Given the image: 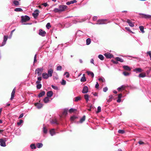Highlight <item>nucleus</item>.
I'll list each match as a JSON object with an SVG mask.
<instances>
[{
    "mask_svg": "<svg viewBox=\"0 0 151 151\" xmlns=\"http://www.w3.org/2000/svg\"><path fill=\"white\" fill-rule=\"evenodd\" d=\"M108 90V88L107 87H106L103 88V91L104 92H106Z\"/></svg>",
    "mask_w": 151,
    "mask_h": 151,
    "instance_id": "obj_56",
    "label": "nucleus"
},
{
    "mask_svg": "<svg viewBox=\"0 0 151 151\" xmlns=\"http://www.w3.org/2000/svg\"><path fill=\"white\" fill-rule=\"evenodd\" d=\"M122 97V94L121 93H120L118 95V98L119 99H121V98Z\"/></svg>",
    "mask_w": 151,
    "mask_h": 151,
    "instance_id": "obj_61",
    "label": "nucleus"
},
{
    "mask_svg": "<svg viewBox=\"0 0 151 151\" xmlns=\"http://www.w3.org/2000/svg\"><path fill=\"white\" fill-rule=\"evenodd\" d=\"M115 59L117 60V61H119L120 62H124V60L119 57H117L115 58Z\"/></svg>",
    "mask_w": 151,
    "mask_h": 151,
    "instance_id": "obj_22",
    "label": "nucleus"
},
{
    "mask_svg": "<svg viewBox=\"0 0 151 151\" xmlns=\"http://www.w3.org/2000/svg\"><path fill=\"white\" fill-rule=\"evenodd\" d=\"M97 17H96V16H94L93 18V20L94 21H95L96 20H97Z\"/></svg>",
    "mask_w": 151,
    "mask_h": 151,
    "instance_id": "obj_62",
    "label": "nucleus"
},
{
    "mask_svg": "<svg viewBox=\"0 0 151 151\" xmlns=\"http://www.w3.org/2000/svg\"><path fill=\"white\" fill-rule=\"evenodd\" d=\"M125 29L127 30L128 31L130 32L131 33H134L132 32L130 30V29L129 27H125Z\"/></svg>",
    "mask_w": 151,
    "mask_h": 151,
    "instance_id": "obj_52",
    "label": "nucleus"
},
{
    "mask_svg": "<svg viewBox=\"0 0 151 151\" xmlns=\"http://www.w3.org/2000/svg\"><path fill=\"white\" fill-rule=\"evenodd\" d=\"M8 36H4V40L2 43V46L4 45L6 43V42L8 39Z\"/></svg>",
    "mask_w": 151,
    "mask_h": 151,
    "instance_id": "obj_12",
    "label": "nucleus"
},
{
    "mask_svg": "<svg viewBox=\"0 0 151 151\" xmlns=\"http://www.w3.org/2000/svg\"><path fill=\"white\" fill-rule=\"evenodd\" d=\"M123 68L125 70L130 71L131 70L130 68L127 65H124L123 66Z\"/></svg>",
    "mask_w": 151,
    "mask_h": 151,
    "instance_id": "obj_23",
    "label": "nucleus"
},
{
    "mask_svg": "<svg viewBox=\"0 0 151 151\" xmlns=\"http://www.w3.org/2000/svg\"><path fill=\"white\" fill-rule=\"evenodd\" d=\"M51 86L52 88H54L55 90H57L58 89V88L57 86H55L53 85H52Z\"/></svg>",
    "mask_w": 151,
    "mask_h": 151,
    "instance_id": "obj_58",
    "label": "nucleus"
},
{
    "mask_svg": "<svg viewBox=\"0 0 151 151\" xmlns=\"http://www.w3.org/2000/svg\"><path fill=\"white\" fill-rule=\"evenodd\" d=\"M30 18L27 15L22 16L21 17V21L22 22H25L29 20Z\"/></svg>",
    "mask_w": 151,
    "mask_h": 151,
    "instance_id": "obj_2",
    "label": "nucleus"
},
{
    "mask_svg": "<svg viewBox=\"0 0 151 151\" xmlns=\"http://www.w3.org/2000/svg\"><path fill=\"white\" fill-rule=\"evenodd\" d=\"M143 70L140 68H137L133 70V71L137 73L138 72H141Z\"/></svg>",
    "mask_w": 151,
    "mask_h": 151,
    "instance_id": "obj_17",
    "label": "nucleus"
},
{
    "mask_svg": "<svg viewBox=\"0 0 151 151\" xmlns=\"http://www.w3.org/2000/svg\"><path fill=\"white\" fill-rule=\"evenodd\" d=\"M48 128L44 124L43 125V127L42 128V132L44 134H46L48 132Z\"/></svg>",
    "mask_w": 151,
    "mask_h": 151,
    "instance_id": "obj_7",
    "label": "nucleus"
},
{
    "mask_svg": "<svg viewBox=\"0 0 151 151\" xmlns=\"http://www.w3.org/2000/svg\"><path fill=\"white\" fill-rule=\"evenodd\" d=\"M84 98L87 102L89 101V96L88 94H85L84 96Z\"/></svg>",
    "mask_w": 151,
    "mask_h": 151,
    "instance_id": "obj_27",
    "label": "nucleus"
},
{
    "mask_svg": "<svg viewBox=\"0 0 151 151\" xmlns=\"http://www.w3.org/2000/svg\"><path fill=\"white\" fill-rule=\"evenodd\" d=\"M50 123L52 124H58V121L56 119H54L51 120Z\"/></svg>",
    "mask_w": 151,
    "mask_h": 151,
    "instance_id": "obj_24",
    "label": "nucleus"
},
{
    "mask_svg": "<svg viewBox=\"0 0 151 151\" xmlns=\"http://www.w3.org/2000/svg\"><path fill=\"white\" fill-rule=\"evenodd\" d=\"M66 83V81L64 80V79L62 80V81L61 82V84L63 85H65Z\"/></svg>",
    "mask_w": 151,
    "mask_h": 151,
    "instance_id": "obj_44",
    "label": "nucleus"
},
{
    "mask_svg": "<svg viewBox=\"0 0 151 151\" xmlns=\"http://www.w3.org/2000/svg\"><path fill=\"white\" fill-rule=\"evenodd\" d=\"M45 94V92L44 91H42L40 93H39L38 95V96L39 97H42Z\"/></svg>",
    "mask_w": 151,
    "mask_h": 151,
    "instance_id": "obj_26",
    "label": "nucleus"
},
{
    "mask_svg": "<svg viewBox=\"0 0 151 151\" xmlns=\"http://www.w3.org/2000/svg\"><path fill=\"white\" fill-rule=\"evenodd\" d=\"M138 143L140 145H142L144 144V142H143L142 141H139L138 142Z\"/></svg>",
    "mask_w": 151,
    "mask_h": 151,
    "instance_id": "obj_63",
    "label": "nucleus"
},
{
    "mask_svg": "<svg viewBox=\"0 0 151 151\" xmlns=\"http://www.w3.org/2000/svg\"><path fill=\"white\" fill-rule=\"evenodd\" d=\"M88 88L87 86H85L83 87L82 93H86L88 92Z\"/></svg>",
    "mask_w": 151,
    "mask_h": 151,
    "instance_id": "obj_11",
    "label": "nucleus"
},
{
    "mask_svg": "<svg viewBox=\"0 0 151 151\" xmlns=\"http://www.w3.org/2000/svg\"><path fill=\"white\" fill-rule=\"evenodd\" d=\"M43 69L42 68H37L35 70V74H37L38 76L41 75V73L43 71Z\"/></svg>",
    "mask_w": 151,
    "mask_h": 151,
    "instance_id": "obj_3",
    "label": "nucleus"
},
{
    "mask_svg": "<svg viewBox=\"0 0 151 151\" xmlns=\"http://www.w3.org/2000/svg\"><path fill=\"white\" fill-rule=\"evenodd\" d=\"M51 27L50 23H48L46 25V27L47 29H49Z\"/></svg>",
    "mask_w": 151,
    "mask_h": 151,
    "instance_id": "obj_46",
    "label": "nucleus"
},
{
    "mask_svg": "<svg viewBox=\"0 0 151 151\" xmlns=\"http://www.w3.org/2000/svg\"><path fill=\"white\" fill-rule=\"evenodd\" d=\"M53 92L51 91H49L47 93V96L48 97H51L53 95Z\"/></svg>",
    "mask_w": 151,
    "mask_h": 151,
    "instance_id": "obj_19",
    "label": "nucleus"
},
{
    "mask_svg": "<svg viewBox=\"0 0 151 151\" xmlns=\"http://www.w3.org/2000/svg\"><path fill=\"white\" fill-rule=\"evenodd\" d=\"M38 148H40L43 146V144L42 143H38L36 144Z\"/></svg>",
    "mask_w": 151,
    "mask_h": 151,
    "instance_id": "obj_30",
    "label": "nucleus"
},
{
    "mask_svg": "<svg viewBox=\"0 0 151 151\" xmlns=\"http://www.w3.org/2000/svg\"><path fill=\"white\" fill-rule=\"evenodd\" d=\"M99 85L98 83L97 82L96 83V84L95 85V88H99Z\"/></svg>",
    "mask_w": 151,
    "mask_h": 151,
    "instance_id": "obj_59",
    "label": "nucleus"
},
{
    "mask_svg": "<svg viewBox=\"0 0 151 151\" xmlns=\"http://www.w3.org/2000/svg\"><path fill=\"white\" fill-rule=\"evenodd\" d=\"M6 138L4 139H0V145L2 147H5L6 146Z\"/></svg>",
    "mask_w": 151,
    "mask_h": 151,
    "instance_id": "obj_5",
    "label": "nucleus"
},
{
    "mask_svg": "<svg viewBox=\"0 0 151 151\" xmlns=\"http://www.w3.org/2000/svg\"><path fill=\"white\" fill-rule=\"evenodd\" d=\"M39 11L38 10H36L34 13H33L32 14V15L34 18L36 19L38 16L39 15Z\"/></svg>",
    "mask_w": 151,
    "mask_h": 151,
    "instance_id": "obj_9",
    "label": "nucleus"
},
{
    "mask_svg": "<svg viewBox=\"0 0 151 151\" xmlns=\"http://www.w3.org/2000/svg\"><path fill=\"white\" fill-rule=\"evenodd\" d=\"M66 77H67V78H68L69 77V75L68 73L67 72H65V73H64V75H66Z\"/></svg>",
    "mask_w": 151,
    "mask_h": 151,
    "instance_id": "obj_57",
    "label": "nucleus"
},
{
    "mask_svg": "<svg viewBox=\"0 0 151 151\" xmlns=\"http://www.w3.org/2000/svg\"><path fill=\"white\" fill-rule=\"evenodd\" d=\"M76 109H73V108H71L70 109L69 111V112L70 113H72V112H74V111H76Z\"/></svg>",
    "mask_w": 151,
    "mask_h": 151,
    "instance_id": "obj_37",
    "label": "nucleus"
},
{
    "mask_svg": "<svg viewBox=\"0 0 151 151\" xmlns=\"http://www.w3.org/2000/svg\"><path fill=\"white\" fill-rule=\"evenodd\" d=\"M108 23L107 20L106 19H100L97 21V22L96 24H106Z\"/></svg>",
    "mask_w": 151,
    "mask_h": 151,
    "instance_id": "obj_6",
    "label": "nucleus"
},
{
    "mask_svg": "<svg viewBox=\"0 0 151 151\" xmlns=\"http://www.w3.org/2000/svg\"><path fill=\"white\" fill-rule=\"evenodd\" d=\"M62 68V67L61 66H58L57 67L56 69L57 70L60 71L61 70Z\"/></svg>",
    "mask_w": 151,
    "mask_h": 151,
    "instance_id": "obj_51",
    "label": "nucleus"
},
{
    "mask_svg": "<svg viewBox=\"0 0 151 151\" xmlns=\"http://www.w3.org/2000/svg\"><path fill=\"white\" fill-rule=\"evenodd\" d=\"M53 72V70L51 68L50 69L48 70L47 73H42V76L43 78L45 79H47L49 77H52Z\"/></svg>",
    "mask_w": 151,
    "mask_h": 151,
    "instance_id": "obj_1",
    "label": "nucleus"
},
{
    "mask_svg": "<svg viewBox=\"0 0 151 151\" xmlns=\"http://www.w3.org/2000/svg\"><path fill=\"white\" fill-rule=\"evenodd\" d=\"M58 8H59L60 12H61L65 11L67 8V6L66 5H60L59 6Z\"/></svg>",
    "mask_w": 151,
    "mask_h": 151,
    "instance_id": "obj_4",
    "label": "nucleus"
},
{
    "mask_svg": "<svg viewBox=\"0 0 151 151\" xmlns=\"http://www.w3.org/2000/svg\"><path fill=\"white\" fill-rule=\"evenodd\" d=\"M127 22L128 24L131 27H133L134 26V25L133 23L129 19H127Z\"/></svg>",
    "mask_w": 151,
    "mask_h": 151,
    "instance_id": "obj_16",
    "label": "nucleus"
},
{
    "mask_svg": "<svg viewBox=\"0 0 151 151\" xmlns=\"http://www.w3.org/2000/svg\"><path fill=\"white\" fill-rule=\"evenodd\" d=\"M77 117L75 116H72L70 117V120L71 121H73L75 120L76 118Z\"/></svg>",
    "mask_w": 151,
    "mask_h": 151,
    "instance_id": "obj_42",
    "label": "nucleus"
},
{
    "mask_svg": "<svg viewBox=\"0 0 151 151\" xmlns=\"http://www.w3.org/2000/svg\"><path fill=\"white\" fill-rule=\"evenodd\" d=\"M87 73L88 75L91 76L92 78L94 77V75L93 72L88 71Z\"/></svg>",
    "mask_w": 151,
    "mask_h": 151,
    "instance_id": "obj_28",
    "label": "nucleus"
},
{
    "mask_svg": "<svg viewBox=\"0 0 151 151\" xmlns=\"http://www.w3.org/2000/svg\"><path fill=\"white\" fill-rule=\"evenodd\" d=\"M30 147L32 149H35L36 148V147L34 144H32L30 145Z\"/></svg>",
    "mask_w": 151,
    "mask_h": 151,
    "instance_id": "obj_45",
    "label": "nucleus"
},
{
    "mask_svg": "<svg viewBox=\"0 0 151 151\" xmlns=\"http://www.w3.org/2000/svg\"><path fill=\"white\" fill-rule=\"evenodd\" d=\"M50 133L51 136H53L55 134V129H50Z\"/></svg>",
    "mask_w": 151,
    "mask_h": 151,
    "instance_id": "obj_18",
    "label": "nucleus"
},
{
    "mask_svg": "<svg viewBox=\"0 0 151 151\" xmlns=\"http://www.w3.org/2000/svg\"><path fill=\"white\" fill-rule=\"evenodd\" d=\"M13 3L15 6H18L19 5V3L17 1L14 0L13 1Z\"/></svg>",
    "mask_w": 151,
    "mask_h": 151,
    "instance_id": "obj_33",
    "label": "nucleus"
},
{
    "mask_svg": "<svg viewBox=\"0 0 151 151\" xmlns=\"http://www.w3.org/2000/svg\"><path fill=\"white\" fill-rule=\"evenodd\" d=\"M139 14L142 15V17L145 19H149L151 18V15L149 14H143L140 13Z\"/></svg>",
    "mask_w": 151,
    "mask_h": 151,
    "instance_id": "obj_8",
    "label": "nucleus"
},
{
    "mask_svg": "<svg viewBox=\"0 0 151 151\" xmlns=\"http://www.w3.org/2000/svg\"><path fill=\"white\" fill-rule=\"evenodd\" d=\"M83 34V32L80 31H78L76 33L77 35H82Z\"/></svg>",
    "mask_w": 151,
    "mask_h": 151,
    "instance_id": "obj_55",
    "label": "nucleus"
},
{
    "mask_svg": "<svg viewBox=\"0 0 151 151\" xmlns=\"http://www.w3.org/2000/svg\"><path fill=\"white\" fill-rule=\"evenodd\" d=\"M46 32L45 31H43L42 29H40L39 30V34L42 36H44L46 34Z\"/></svg>",
    "mask_w": 151,
    "mask_h": 151,
    "instance_id": "obj_14",
    "label": "nucleus"
},
{
    "mask_svg": "<svg viewBox=\"0 0 151 151\" xmlns=\"http://www.w3.org/2000/svg\"><path fill=\"white\" fill-rule=\"evenodd\" d=\"M104 55L106 58H111L113 57V55L109 53H106L104 54Z\"/></svg>",
    "mask_w": 151,
    "mask_h": 151,
    "instance_id": "obj_13",
    "label": "nucleus"
},
{
    "mask_svg": "<svg viewBox=\"0 0 151 151\" xmlns=\"http://www.w3.org/2000/svg\"><path fill=\"white\" fill-rule=\"evenodd\" d=\"M68 110L65 109L64 110L63 114V115H66L67 114Z\"/></svg>",
    "mask_w": 151,
    "mask_h": 151,
    "instance_id": "obj_40",
    "label": "nucleus"
},
{
    "mask_svg": "<svg viewBox=\"0 0 151 151\" xmlns=\"http://www.w3.org/2000/svg\"><path fill=\"white\" fill-rule=\"evenodd\" d=\"M86 116L85 115L83 116L82 118L80 119V122L81 123H82L85 120Z\"/></svg>",
    "mask_w": 151,
    "mask_h": 151,
    "instance_id": "obj_32",
    "label": "nucleus"
},
{
    "mask_svg": "<svg viewBox=\"0 0 151 151\" xmlns=\"http://www.w3.org/2000/svg\"><path fill=\"white\" fill-rule=\"evenodd\" d=\"M43 101L45 103H47L50 102V101L49 100L48 97H47L43 99Z\"/></svg>",
    "mask_w": 151,
    "mask_h": 151,
    "instance_id": "obj_20",
    "label": "nucleus"
},
{
    "mask_svg": "<svg viewBox=\"0 0 151 151\" xmlns=\"http://www.w3.org/2000/svg\"><path fill=\"white\" fill-rule=\"evenodd\" d=\"M37 54H35V55L34 57V64H35V63H36L37 61Z\"/></svg>",
    "mask_w": 151,
    "mask_h": 151,
    "instance_id": "obj_47",
    "label": "nucleus"
},
{
    "mask_svg": "<svg viewBox=\"0 0 151 151\" xmlns=\"http://www.w3.org/2000/svg\"><path fill=\"white\" fill-rule=\"evenodd\" d=\"M123 74L125 76H128L129 75V73L128 72H123Z\"/></svg>",
    "mask_w": 151,
    "mask_h": 151,
    "instance_id": "obj_48",
    "label": "nucleus"
},
{
    "mask_svg": "<svg viewBox=\"0 0 151 151\" xmlns=\"http://www.w3.org/2000/svg\"><path fill=\"white\" fill-rule=\"evenodd\" d=\"M98 57L101 60H103L104 59V56L101 55H98Z\"/></svg>",
    "mask_w": 151,
    "mask_h": 151,
    "instance_id": "obj_36",
    "label": "nucleus"
},
{
    "mask_svg": "<svg viewBox=\"0 0 151 151\" xmlns=\"http://www.w3.org/2000/svg\"><path fill=\"white\" fill-rule=\"evenodd\" d=\"M23 122V120L20 119L19 122H17V124L18 126H20L21 124Z\"/></svg>",
    "mask_w": 151,
    "mask_h": 151,
    "instance_id": "obj_43",
    "label": "nucleus"
},
{
    "mask_svg": "<svg viewBox=\"0 0 151 151\" xmlns=\"http://www.w3.org/2000/svg\"><path fill=\"white\" fill-rule=\"evenodd\" d=\"M71 2V4H73L75 3H76L77 2V1L76 0H73V1H70Z\"/></svg>",
    "mask_w": 151,
    "mask_h": 151,
    "instance_id": "obj_64",
    "label": "nucleus"
},
{
    "mask_svg": "<svg viewBox=\"0 0 151 151\" xmlns=\"http://www.w3.org/2000/svg\"><path fill=\"white\" fill-rule=\"evenodd\" d=\"M125 87L124 86L122 85L121 87L117 88V90L118 91H120L122 89H124Z\"/></svg>",
    "mask_w": 151,
    "mask_h": 151,
    "instance_id": "obj_34",
    "label": "nucleus"
},
{
    "mask_svg": "<svg viewBox=\"0 0 151 151\" xmlns=\"http://www.w3.org/2000/svg\"><path fill=\"white\" fill-rule=\"evenodd\" d=\"M53 11L55 13H59L60 12V11L59 9V8H55L53 10Z\"/></svg>",
    "mask_w": 151,
    "mask_h": 151,
    "instance_id": "obj_35",
    "label": "nucleus"
},
{
    "mask_svg": "<svg viewBox=\"0 0 151 151\" xmlns=\"http://www.w3.org/2000/svg\"><path fill=\"white\" fill-rule=\"evenodd\" d=\"M81 99V98L79 97H77L75 98V101L77 102L78 101V100H79Z\"/></svg>",
    "mask_w": 151,
    "mask_h": 151,
    "instance_id": "obj_50",
    "label": "nucleus"
},
{
    "mask_svg": "<svg viewBox=\"0 0 151 151\" xmlns=\"http://www.w3.org/2000/svg\"><path fill=\"white\" fill-rule=\"evenodd\" d=\"M140 78H144L146 76L145 73H140L138 76Z\"/></svg>",
    "mask_w": 151,
    "mask_h": 151,
    "instance_id": "obj_29",
    "label": "nucleus"
},
{
    "mask_svg": "<svg viewBox=\"0 0 151 151\" xmlns=\"http://www.w3.org/2000/svg\"><path fill=\"white\" fill-rule=\"evenodd\" d=\"M85 74H83V77L81 78V82H85L86 81V79L85 76Z\"/></svg>",
    "mask_w": 151,
    "mask_h": 151,
    "instance_id": "obj_25",
    "label": "nucleus"
},
{
    "mask_svg": "<svg viewBox=\"0 0 151 151\" xmlns=\"http://www.w3.org/2000/svg\"><path fill=\"white\" fill-rule=\"evenodd\" d=\"M118 132L119 133L123 134L124 133V131L123 130H119L118 131Z\"/></svg>",
    "mask_w": 151,
    "mask_h": 151,
    "instance_id": "obj_49",
    "label": "nucleus"
},
{
    "mask_svg": "<svg viewBox=\"0 0 151 151\" xmlns=\"http://www.w3.org/2000/svg\"><path fill=\"white\" fill-rule=\"evenodd\" d=\"M15 90H16V88H15V87L13 89V90L12 91V92L11 93V98L10 99L11 100H12L14 99V94H15Z\"/></svg>",
    "mask_w": 151,
    "mask_h": 151,
    "instance_id": "obj_15",
    "label": "nucleus"
},
{
    "mask_svg": "<svg viewBox=\"0 0 151 151\" xmlns=\"http://www.w3.org/2000/svg\"><path fill=\"white\" fill-rule=\"evenodd\" d=\"M99 81H101L102 82H105V80L104 78L103 77H101L99 78Z\"/></svg>",
    "mask_w": 151,
    "mask_h": 151,
    "instance_id": "obj_38",
    "label": "nucleus"
},
{
    "mask_svg": "<svg viewBox=\"0 0 151 151\" xmlns=\"http://www.w3.org/2000/svg\"><path fill=\"white\" fill-rule=\"evenodd\" d=\"M14 11L15 12H22L23 11V10L21 8H15L14 9Z\"/></svg>",
    "mask_w": 151,
    "mask_h": 151,
    "instance_id": "obj_31",
    "label": "nucleus"
},
{
    "mask_svg": "<svg viewBox=\"0 0 151 151\" xmlns=\"http://www.w3.org/2000/svg\"><path fill=\"white\" fill-rule=\"evenodd\" d=\"M113 98V96L112 95H110L109 96V99L108 101H111L112 99Z\"/></svg>",
    "mask_w": 151,
    "mask_h": 151,
    "instance_id": "obj_53",
    "label": "nucleus"
},
{
    "mask_svg": "<svg viewBox=\"0 0 151 151\" xmlns=\"http://www.w3.org/2000/svg\"><path fill=\"white\" fill-rule=\"evenodd\" d=\"M35 105L38 109H41L43 106V104L40 103V102L35 103Z\"/></svg>",
    "mask_w": 151,
    "mask_h": 151,
    "instance_id": "obj_10",
    "label": "nucleus"
},
{
    "mask_svg": "<svg viewBox=\"0 0 151 151\" xmlns=\"http://www.w3.org/2000/svg\"><path fill=\"white\" fill-rule=\"evenodd\" d=\"M15 29H14L13 30H12L11 32V35L9 37V38H11V37H12V33H13V32H14V31H15Z\"/></svg>",
    "mask_w": 151,
    "mask_h": 151,
    "instance_id": "obj_60",
    "label": "nucleus"
},
{
    "mask_svg": "<svg viewBox=\"0 0 151 151\" xmlns=\"http://www.w3.org/2000/svg\"><path fill=\"white\" fill-rule=\"evenodd\" d=\"M139 28L140 30L143 33L144 32V28L143 26H139Z\"/></svg>",
    "mask_w": 151,
    "mask_h": 151,
    "instance_id": "obj_41",
    "label": "nucleus"
},
{
    "mask_svg": "<svg viewBox=\"0 0 151 151\" xmlns=\"http://www.w3.org/2000/svg\"><path fill=\"white\" fill-rule=\"evenodd\" d=\"M86 44L87 45H89L91 42V39L90 38H88L86 40Z\"/></svg>",
    "mask_w": 151,
    "mask_h": 151,
    "instance_id": "obj_39",
    "label": "nucleus"
},
{
    "mask_svg": "<svg viewBox=\"0 0 151 151\" xmlns=\"http://www.w3.org/2000/svg\"><path fill=\"white\" fill-rule=\"evenodd\" d=\"M40 81H37L36 82V83L37 84V89H40V88L42 86V85L41 84H40Z\"/></svg>",
    "mask_w": 151,
    "mask_h": 151,
    "instance_id": "obj_21",
    "label": "nucleus"
},
{
    "mask_svg": "<svg viewBox=\"0 0 151 151\" xmlns=\"http://www.w3.org/2000/svg\"><path fill=\"white\" fill-rule=\"evenodd\" d=\"M101 111V107L100 106H99L97 108V113H99Z\"/></svg>",
    "mask_w": 151,
    "mask_h": 151,
    "instance_id": "obj_54",
    "label": "nucleus"
}]
</instances>
